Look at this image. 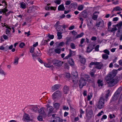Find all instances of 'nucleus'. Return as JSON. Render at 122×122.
<instances>
[{
  "instance_id": "1",
  "label": "nucleus",
  "mask_w": 122,
  "mask_h": 122,
  "mask_svg": "<svg viewBox=\"0 0 122 122\" xmlns=\"http://www.w3.org/2000/svg\"><path fill=\"white\" fill-rule=\"evenodd\" d=\"M117 72V70H113L111 72L107 75L105 79L106 81H107V83L108 86L110 87H112L117 82L118 78L116 77L114 78L116 76Z\"/></svg>"
},
{
  "instance_id": "2",
  "label": "nucleus",
  "mask_w": 122,
  "mask_h": 122,
  "mask_svg": "<svg viewBox=\"0 0 122 122\" xmlns=\"http://www.w3.org/2000/svg\"><path fill=\"white\" fill-rule=\"evenodd\" d=\"M95 26L98 30H100L104 28V24L103 21L102 20H98Z\"/></svg>"
},
{
  "instance_id": "3",
  "label": "nucleus",
  "mask_w": 122,
  "mask_h": 122,
  "mask_svg": "<svg viewBox=\"0 0 122 122\" xmlns=\"http://www.w3.org/2000/svg\"><path fill=\"white\" fill-rule=\"evenodd\" d=\"M71 74L73 82L74 83H76L78 81L77 72L76 71H73L72 72Z\"/></svg>"
},
{
  "instance_id": "4",
  "label": "nucleus",
  "mask_w": 122,
  "mask_h": 122,
  "mask_svg": "<svg viewBox=\"0 0 122 122\" xmlns=\"http://www.w3.org/2000/svg\"><path fill=\"white\" fill-rule=\"evenodd\" d=\"M118 30L117 32L116 36L117 37H119L120 36L119 33L121 31L122 32V21L120 22L117 25Z\"/></svg>"
},
{
  "instance_id": "5",
  "label": "nucleus",
  "mask_w": 122,
  "mask_h": 122,
  "mask_svg": "<svg viewBox=\"0 0 122 122\" xmlns=\"http://www.w3.org/2000/svg\"><path fill=\"white\" fill-rule=\"evenodd\" d=\"M104 99L102 98H101L99 101L97 107L99 109H101L104 107Z\"/></svg>"
},
{
  "instance_id": "6",
  "label": "nucleus",
  "mask_w": 122,
  "mask_h": 122,
  "mask_svg": "<svg viewBox=\"0 0 122 122\" xmlns=\"http://www.w3.org/2000/svg\"><path fill=\"white\" fill-rule=\"evenodd\" d=\"M86 81L84 78H81L79 82V86L81 88H82L83 86H85L86 84Z\"/></svg>"
},
{
  "instance_id": "7",
  "label": "nucleus",
  "mask_w": 122,
  "mask_h": 122,
  "mask_svg": "<svg viewBox=\"0 0 122 122\" xmlns=\"http://www.w3.org/2000/svg\"><path fill=\"white\" fill-rule=\"evenodd\" d=\"M61 92L59 91H57L52 94V97L53 99L59 98L61 96Z\"/></svg>"
},
{
  "instance_id": "8",
  "label": "nucleus",
  "mask_w": 122,
  "mask_h": 122,
  "mask_svg": "<svg viewBox=\"0 0 122 122\" xmlns=\"http://www.w3.org/2000/svg\"><path fill=\"white\" fill-rule=\"evenodd\" d=\"M63 62L61 61L56 59L53 60L52 63L55 66H56L58 67L61 66L62 65Z\"/></svg>"
},
{
  "instance_id": "9",
  "label": "nucleus",
  "mask_w": 122,
  "mask_h": 122,
  "mask_svg": "<svg viewBox=\"0 0 122 122\" xmlns=\"http://www.w3.org/2000/svg\"><path fill=\"white\" fill-rule=\"evenodd\" d=\"M69 54L67 56H66L65 58V59H67L71 57L72 56H74L75 55V51H72L71 49L69 50Z\"/></svg>"
},
{
  "instance_id": "10",
  "label": "nucleus",
  "mask_w": 122,
  "mask_h": 122,
  "mask_svg": "<svg viewBox=\"0 0 122 122\" xmlns=\"http://www.w3.org/2000/svg\"><path fill=\"white\" fill-rule=\"evenodd\" d=\"M53 108L51 106H50L47 107L48 111L47 114L49 116H50L53 112Z\"/></svg>"
},
{
  "instance_id": "11",
  "label": "nucleus",
  "mask_w": 122,
  "mask_h": 122,
  "mask_svg": "<svg viewBox=\"0 0 122 122\" xmlns=\"http://www.w3.org/2000/svg\"><path fill=\"white\" fill-rule=\"evenodd\" d=\"M59 21H57L55 24V25L57 31H61L62 30V26L59 25Z\"/></svg>"
},
{
  "instance_id": "12",
  "label": "nucleus",
  "mask_w": 122,
  "mask_h": 122,
  "mask_svg": "<svg viewBox=\"0 0 122 122\" xmlns=\"http://www.w3.org/2000/svg\"><path fill=\"white\" fill-rule=\"evenodd\" d=\"M60 85L59 84L55 85L53 86L51 88L52 91L54 92L58 89L60 87Z\"/></svg>"
},
{
  "instance_id": "13",
  "label": "nucleus",
  "mask_w": 122,
  "mask_h": 122,
  "mask_svg": "<svg viewBox=\"0 0 122 122\" xmlns=\"http://www.w3.org/2000/svg\"><path fill=\"white\" fill-rule=\"evenodd\" d=\"M116 25H114L113 26V27L112 28H110L109 29H108L107 30L109 31H110L111 32H113L117 30V29L116 27Z\"/></svg>"
},
{
  "instance_id": "14",
  "label": "nucleus",
  "mask_w": 122,
  "mask_h": 122,
  "mask_svg": "<svg viewBox=\"0 0 122 122\" xmlns=\"http://www.w3.org/2000/svg\"><path fill=\"white\" fill-rule=\"evenodd\" d=\"M46 109L45 108L42 107L38 111V112L40 114L44 115H46V113L44 111Z\"/></svg>"
},
{
  "instance_id": "15",
  "label": "nucleus",
  "mask_w": 122,
  "mask_h": 122,
  "mask_svg": "<svg viewBox=\"0 0 122 122\" xmlns=\"http://www.w3.org/2000/svg\"><path fill=\"white\" fill-rule=\"evenodd\" d=\"M93 112L92 110H90L87 113L86 115V117H87L88 118H90L92 116Z\"/></svg>"
},
{
  "instance_id": "16",
  "label": "nucleus",
  "mask_w": 122,
  "mask_h": 122,
  "mask_svg": "<svg viewBox=\"0 0 122 122\" xmlns=\"http://www.w3.org/2000/svg\"><path fill=\"white\" fill-rule=\"evenodd\" d=\"M62 119L59 117H56L55 119L53 120L52 122H63Z\"/></svg>"
},
{
  "instance_id": "17",
  "label": "nucleus",
  "mask_w": 122,
  "mask_h": 122,
  "mask_svg": "<svg viewBox=\"0 0 122 122\" xmlns=\"http://www.w3.org/2000/svg\"><path fill=\"white\" fill-rule=\"evenodd\" d=\"M81 14V16L83 17L84 18H86L87 15L86 11L85 10L83 11Z\"/></svg>"
},
{
  "instance_id": "18",
  "label": "nucleus",
  "mask_w": 122,
  "mask_h": 122,
  "mask_svg": "<svg viewBox=\"0 0 122 122\" xmlns=\"http://www.w3.org/2000/svg\"><path fill=\"white\" fill-rule=\"evenodd\" d=\"M98 63H99L98 65H96V66L95 67L96 68L98 69H100L103 66V65L101 62H98Z\"/></svg>"
},
{
  "instance_id": "19",
  "label": "nucleus",
  "mask_w": 122,
  "mask_h": 122,
  "mask_svg": "<svg viewBox=\"0 0 122 122\" xmlns=\"http://www.w3.org/2000/svg\"><path fill=\"white\" fill-rule=\"evenodd\" d=\"M23 119L24 120H26V121H29L30 120V118L28 114H25L24 115Z\"/></svg>"
},
{
  "instance_id": "20",
  "label": "nucleus",
  "mask_w": 122,
  "mask_h": 122,
  "mask_svg": "<svg viewBox=\"0 0 122 122\" xmlns=\"http://www.w3.org/2000/svg\"><path fill=\"white\" fill-rule=\"evenodd\" d=\"M69 91V87L66 86H65L63 88V91L64 93L66 94H67Z\"/></svg>"
},
{
  "instance_id": "21",
  "label": "nucleus",
  "mask_w": 122,
  "mask_h": 122,
  "mask_svg": "<svg viewBox=\"0 0 122 122\" xmlns=\"http://www.w3.org/2000/svg\"><path fill=\"white\" fill-rule=\"evenodd\" d=\"M65 9V8L63 4L60 5L58 7V10L60 11H63Z\"/></svg>"
},
{
  "instance_id": "22",
  "label": "nucleus",
  "mask_w": 122,
  "mask_h": 122,
  "mask_svg": "<svg viewBox=\"0 0 122 122\" xmlns=\"http://www.w3.org/2000/svg\"><path fill=\"white\" fill-rule=\"evenodd\" d=\"M6 8V7H5L4 9H2L0 10V13L2 14L3 12L4 14L6 12L8 11V10Z\"/></svg>"
},
{
  "instance_id": "23",
  "label": "nucleus",
  "mask_w": 122,
  "mask_h": 122,
  "mask_svg": "<svg viewBox=\"0 0 122 122\" xmlns=\"http://www.w3.org/2000/svg\"><path fill=\"white\" fill-rule=\"evenodd\" d=\"M122 10V9L118 6H117L115 7L113 9V11H120Z\"/></svg>"
},
{
  "instance_id": "24",
  "label": "nucleus",
  "mask_w": 122,
  "mask_h": 122,
  "mask_svg": "<svg viewBox=\"0 0 122 122\" xmlns=\"http://www.w3.org/2000/svg\"><path fill=\"white\" fill-rule=\"evenodd\" d=\"M57 36L58 37V39L59 40H60L61 39L62 37V36L61 35L62 33L58 31L57 32Z\"/></svg>"
},
{
  "instance_id": "25",
  "label": "nucleus",
  "mask_w": 122,
  "mask_h": 122,
  "mask_svg": "<svg viewBox=\"0 0 122 122\" xmlns=\"http://www.w3.org/2000/svg\"><path fill=\"white\" fill-rule=\"evenodd\" d=\"M19 59V58L17 57H15L14 59V64L17 65L18 64Z\"/></svg>"
},
{
  "instance_id": "26",
  "label": "nucleus",
  "mask_w": 122,
  "mask_h": 122,
  "mask_svg": "<svg viewBox=\"0 0 122 122\" xmlns=\"http://www.w3.org/2000/svg\"><path fill=\"white\" fill-rule=\"evenodd\" d=\"M102 80H98L97 81V83L98 84L99 86H102L103 85V84L102 83Z\"/></svg>"
},
{
  "instance_id": "27",
  "label": "nucleus",
  "mask_w": 122,
  "mask_h": 122,
  "mask_svg": "<svg viewBox=\"0 0 122 122\" xmlns=\"http://www.w3.org/2000/svg\"><path fill=\"white\" fill-rule=\"evenodd\" d=\"M102 57L105 60H107L108 58V56L107 55V54H103L102 55Z\"/></svg>"
},
{
  "instance_id": "28",
  "label": "nucleus",
  "mask_w": 122,
  "mask_h": 122,
  "mask_svg": "<svg viewBox=\"0 0 122 122\" xmlns=\"http://www.w3.org/2000/svg\"><path fill=\"white\" fill-rule=\"evenodd\" d=\"M45 9L46 10H49L50 9L51 10H55V8H54L53 7H50L49 6V7L48 6H46V7Z\"/></svg>"
},
{
  "instance_id": "29",
  "label": "nucleus",
  "mask_w": 122,
  "mask_h": 122,
  "mask_svg": "<svg viewBox=\"0 0 122 122\" xmlns=\"http://www.w3.org/2000/svg\"><path fill=\"white\" fill-rule=\"evenodd\" d=\"M88 78H89L88 79L87 81L88 82L90 83H93V82L94 81V80L93 78H90L89 76H88Z\"/></svg>"
},
{
  "instance_id": "30",
  "label": "nucleus",
  "mask_w": 122,
  "mask_h": 122,
  "mask_svg": "<svg viewBox=\"0 0 122 122\" xmlns=\"http://www.w3.org/2000/svg\"><path fill=\"white\" fill-rule=\"evenodd\" d=\"M98 17V15H95L93 14V15L92 17V18L93 20H97Z\"/></svg>"
},
{
  "instance_id": "31",
  "label": "nucleus",
  "mask_w": 122,
  "mask_h": 122,
  "mask_svg": "<svg viewBox=\"0 0 122 122\" xmlns=\"http://www.w3.org/2000/svg\"><path fill=\"white\" fill-rule=\"evenodd\" d=\"M20 7L23 9H25L26 8V5L25 4L24 2H22L20 3Z\"/></svg>"
},
{
  "instance_id": "32",
  "label": "nucleus",
  "mask_w": 122,
  "mask_h": 122,
  "mask_svg": "<svg viewBox=\"0 0 122 122\" xmlns=\"http://www.w3.org/2000/svg\"><path fill=\"white\" fill-rule=\"evenodd\" d=\"M83 7H84L83 5H80L78 7L77 9L79 10H83Z\"/></svg>"
},
{
  "instance_id": "33",
  "label": "nucleus",
  "mask_w": 122,
  "mask_h": 122,
  "mask_svg": "<svg viewBox=\"0 0 122 122\" xmlns=\"http://www.w3.org/2000/svg\"><path fill=\"white\" fill-rule=\"evenodd\" d=\"M99 63L98 62H91V63H90V65L89 66L90 67H91V66L92 65H98V64Z\"/></svg>"
},
{
  "instance_id": "34",
  "label": "nucleus",
  "mask_w": 122,
  "mask_h": 122,
  "mask_svg": "<svg viewBox=\"0 0 122 122\" xmlns=\"http://www.w3.org/2000/svg\"><path fill=\"white\" fill-rule=\"evenodd\" d=\"M47 40H43L42 41L41 44V45H45L47 44Z\"/></svg>"
},
{
  "instance_id": "35",
  "label": "nucleus",
  "mask_w": 122,
  "mask_h": 122,
  "mask_svg": "<svg viewBox=\"0 0 122 122\" xmlns=\"http://www.w3.org/2000/svg\"><path fill=\"white\" fill-rule=\"evenodd\" d=\"M32 110L34 112H36L38 111V108L37 107H33Z\"/></svg>"
},
{
  "instance_id": "36",
  "label": "nucleus",
  "mask_w": 122,
  "mask_h": 122,
  "mask_svg": "<svg viewBox=\"0 0 122 122\" xmlns=\"http://www.w3.org/2000/svg\"><path fill=\"white\" fill-rule=\"evenodd\" d=\"M61 50L60 49L57 48L55 50V52L56 53L59 54L60 53Z\"/></svg>"
},
{
  "instance_id": "37",
  "label": "nucleus",
  "mask_w": 122,
  "mask_h": 122,
  "mask_svg": "<svg viewBox=\"0 0 122 122\" xmlns=\"http://www.w3.org/2000/svg\"><path fill=\"white\" fill-rule=\"evenodd\" d=\"M47 60L48 61V63L50 64H51L52 63L53 60H52L51 58H48L47 59Z\"/></svg>"
},
{
  "instance_id": "38",
  "label": "nucleus",
  "mask_w": 122,
  "mask_h": 122,
  "mask_svg": "<svg viewBox=\"0 0 122 122\" xmlns=\"http://www.w3.org/2000/svg\"><path fill=\"white\" fill-rule=\"evenodd\" d=\"M44 65L46 67H50L51 66V65L50 64H49L48 63H44Z\"/></svg>"
},
{
  "instance_id": "39",
  "label": "nucleus",
  "mask_w": 122,
  "mask_h": 122,
  "mask_svg": "<svg viewBox=\"0 0 122 122\" xmlns=\"http://www.w3.org/2000/svg\"><path fill=\"white\" fill-rule=\"evenodd\" d=\"M84 35L83 33H81V34L77 35L76 37V38L81 37Z\"/></svg>"
},
{
  "instance_id": "40",
  "label": "nucleus",
  "mask_w": 122,
  "mask_h": 122,
  "mask_svg": "<svg viewBox=\"0 0 122 122\" xmlns=\"http://www.w3.org/2000/svg\"><path fill=\"white\" fill-rule=\"evenodd\" d=\"M70 46L71 48L73 49L75 48V46L74 44L73 43H71L70 44Z\"/></svg>"
},
{
  "instance_id": "41",
  "label": "nucleus",
  "mask_w": 122,
  "mask_h": 122,
  "mask_svg": "<svg viewBox=\"0 0 122 122\" xmlns=\"http://www.w3.org/2000/svg\"><path fill=\"white\" fill-rule=\"evenodd\" d=\"M69 64L71 66H73L74 65V61H73V60L71 59L69 62Z\"/></svg>"
},
{
  "instance_id": "42",
  "label": "nucleus",
  "mask_w": 122,
  "mask_h": 122,
  "mask_svg": "<svg viewBox=\"0 0 122 122\" xmlns=\"http://www.w3.org/2000/svg\"><path fill=\"white\" fill-rule=\"evenodd\" d=\"M6 34L8 36L10 34V31L9 29H7L6 30Z\"/></svg>"
},
{
  "instance_id": "43",
  "label": "nucleus",
  "mask_w": 122,
  "mask_h": 122,
  "mask_svg": "<svg viewBox=\"0 0 122 122\" xmlns=\"http://www.w3.org/2000/svg\"><path fill=\"white\" fill-rule=\"evenodd\" d=\"M91 77L93 78H94L95 76H96V75H95L94 74V72H91L90 74Z\"/></svg>"
},
{
  "instance_id": "44",
  "label": "nucleus",
  "mask_w": 122,
  "mask_h": 122,
  "mask_svg": "<svg viewBox=\"0 0 122 122\" xmlns=\"http://www.w3.org/2000/svg\"><path fill=\"white\" fill-rule=\"evenodd\" d=\"M103 52L107 54V55H109L110 54L109 51L107 49H105L104 50Z\"/></svg>"
},
{
  "instance_id": "45",
  "label": "nucleus",
  "mask_w": 122,
  "mask_h": 122,
  "mask_svg": "<svg viewBox=\"0 0 122 122\" xmlns=\"http://www.w3.org/2000/svg\"><path fill=\"white\" fill-rule=\"evenodd\" d=\"M80 61L81 63H85L86 60L84 58H83L80 59Z\"/></svg>"
},
{
  "instance_id": "46",
  "label": "nucleus",
  "mask_w": 122,
  "mask_h": 122,
  "mask_svg": "<svg viewBox=\"0 0 122 122\" xmlns=\"http://www.w3.org/2000/svg\"><path fill=\"white\" fill-rule=\"evenodd\" d=\"M59 106V104L58 103H55L54 105V107L56 108H58Z\"/></svg>"
},
{
  "instance_id": "47",
  "label": "nucleus",
  "mask_w": 122,
  "mask_h": 122,
  "mask_svg": "<svg viewBox=\"0 0 122 122\" xmlns=\"http://www.w3.org/2000/svg\"><path fill=\"white\" fill-rule=\"evenodd\" d=\"M92 50L91 49H90V48L88 46L87 47V49H86V52L87 53H89L91 51H92Z\"/></svg>"
},
{
  "instance_id": "48",
  "label": "nucleus",
  "mask_w": 122,
  "mask_h": 122,
  "mask_svg": "<svg viewBox=\"0 0 122 122\" xmlns=\"http://www.w3.org/2000/svg\"><path fill=\"white\" fill-rule=\"evenodd\" d=\"M88 46L90 48V49H92V50L94 48V45H92L91 44L89 45Z\"/></svg>"
},
{
  "instance_id": "49",
  "label": "nucleus",
  "mask_w": 122,
  "mask_h": 122,
  "mask_svg": "<svg viewBox=\"0 0 122 122\" xmlns=\"http://www.w3.org/2000/svg\"><path fill=\"white\" fill-rule=\"evenodd\" d=\"M25 44L23 42H21L20 43L19 45V47L21 48H22L23 46L25 45Z\"/></svg>"
},
{
  "instance_id": "50",
  "label": "nucleus",
  "mask_w": 122,
  "mask_h": 122,
  "mask_svg": "<svg viewBox=\"0 0 122 122\" xmlns=\"http://www.w3.org/2000/svg\"><path fill=\"white\" fill-rule=\"evenodd\" d=\"M37 119L38 120L40 121H42L43 120L42 117L40 115L38 117Z\"/></svg>"
},
{
  "instance_id": "51",
  "label": "nucleus",
  "mask_w": 122,
  "mask_h": 122,
  "mask_svg": "<svg viewBox=\"0 0 122 122\" xmlns=\"http://www.w3.org/2000/svg\"><path fill=\"white\" fill-rule=\"evenodd\" d=\"M40 55H39V54H36V53H34V54L32 55V56L33 57H36L38 56H40Z\"/></svg>"
},
{
  "instance_id": "52",
  "label": "nucleus",
  "mask_w": 122,
  "mask_h": 122,
  "mask_svg": "<svg viewBox=\"0 0 122 122\" xmlns=\"http://www.w3.org/2000/svg\"><path fill=\"white\" fill-rule=\"evenodd\" d=\"M34 53H36V54H38L40 55V56H41V53H40V50H38V49H37V50Z\"/></svg>"
},
{
  "instance_id": "53",
  "label": "nucleus",
  "mask_w": 122,
  "mask_h": 122,
  "mask_svg": "<svg viewBox=\"0 0 122 122\" xmlns=\"http://www.w3.org/2000/svg\"><path fill=\"white\" fill-rule=\"evenodd\" d=\"M99 45H97L95 48V50L96 51H99Z\"/></svg>"
},
{
  "instance_id": "54",
  "label": "nucleus",
  "mask_w": 122,
  "mask_h": 122,
  "mask_svg": "<svg viewBox=\"0 0 122 122\" xmlns=\"http://www.w3.org/2000/svg\"><path fill=\"white\" fill-rule=\"evenodd\" d=\"M49 38L51 39H52L54 38V36L53 35H49L48 36Z\"/></svg>"
},
{
  "instance_id": "55",
  "label": "nucleus",
  "mask_w": 122,
  "mask_h": 122,
  "mask_svg": "<svg viewBox=\"0 0 122 122\" xmlns=\"http://www.w3.org/2000/svg\"><path fill=\"white\" fill-rule=\"evenodd\" d=\"M111 22H110V21H109L108 23L107 24V25H108V26L107 30L108 29H109L110 28H111L110 27V26H111Z\"/></svg>"
},
{
  "instance_id": "56",
  "label": "nucleus",
  "mask_w": 122,
  "mask_h": 122,
  "mask_svg": "<svg viewBox=\"0 0 122 122\" xmlns=\"http://www.w3.org/2000/svg\"><path fill=\"white\" fill-rule=\"evenodd\" d=\"M71 3V1L70 0H68L66 1L65 4L66 5H69Z\"/></svg>"
},
{
  "instance_id": "57",
  "label": "nucleus",
  "mask_w": 122,
  "mask_h": 122,
  "mask_svg": "<svg viewBox=\"0 0 122 122\" xmlns=\"http://www.w3.org/2000/svg\"><path fill=\"white\" fill-rule=\"evenodd\" d=\"M55 3L59 5L61 1L59 0H56L54 1Z\"/></svg>"
},
{
  "instance_id": "58",
  "label": "nucleus",
  "mask_w": 122,
  "mask_h": 122,
  "mask_svg": "<svg viewBox=\"0 0 122 122\" xmlns=\"http://www.w3.org/2000/svg\"><path fill=\"white\" fill-rule=\"evenodd\" d=\"M118 96V94H116V93H115L114 95L113 98L114 99H117Z\"/></svg>"
},
{
  "instance_id": "59",
  "label": "nucleus",
  "mask_w": 122,
  "mask_h": 122,
  "mask_svg": "<svg viewBox=\"0 0 122 122\" xmlns=\"http://www.w3.org/2000/svg\"><path fill=\"white\" fill-rule=\"evenodd\" d=\"M65 44V43L63 42H60L59 45L60 46H63Z\"/></svg>"
},
{
  "instance_id": "60",
  "label": "nucleus",
  "mask_w": 122,
  "mask_h": 122,
  "mask_svg": "<svg viewBox=\"0 0 122 122\" xmlns=\"http://www.w3.org/2000/svg\"><path fill=\"white\" fill-rule=\"evenodd\" d=\"M66 78H69L70 77L71 75L69 73H67L66 74Z\"/></svg>"
},
{
  "instance_id": "61",
  "label": "nucleus",
  "mask_w": 122,
  "mask_h": 122,
  "mask_svg": "<svg viewBox=\"0 0 122 122\" xmlns=\"http://www.w3.org/2000/svg\"><path fill=\"white\" fill-rule=\"evenodd\" d=\"M0 73L2 74H4V75H5V73L4 72V71L0 69Z\"/></svg>"
},
{
  "instance_id": "62",
  "label": "nucleus",
  "mask_w": 122,
  "mask_h": 122,
  "mask_svg": "<svg viewBox=\"0 0 122 122\" xmlns=\"http://www.w3.org/2000/svg\"><path fill=\"white\" fill-rule=\"evenodd\" d=\"M72 34L74 35H75L77 34V33L74 30H73L71 32Z\"/></svg>"
},
{
  "instance_id": "63",
  "label": "nucleus",
  "mask_w": 122,
  "mask_h": 122,
  "mask_svg": "<svg viewBox=\"0 0 122 122\" xmlns=\"http://www.w3.org/2000/svg\"><path fill=\"white\" fill-rule=\"evenodd\" d=\"M3 36L5 40H8V37L6 35H4Z\"/></svg>"
},
{
  "instance_id": "64",
  "label": "nucleus",
  "mask_w": 122,
  "mask_h": 122,
  "mask_svg": "<svg viewBox=\"0 0 122 122\" xmlns=\"http://www.w3.org/2000/svg\"><path fill=\"white\" fill-rule=\"evenodd\" d=\"M97 40V38L96 37L93 36L91 38V40L92 41H95Z\"/></svg>"
}]
</instances>
